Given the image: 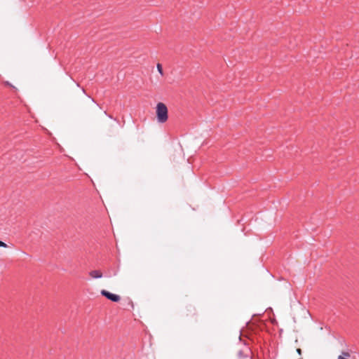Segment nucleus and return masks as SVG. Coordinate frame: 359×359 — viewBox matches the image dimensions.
<instances>
[{
  "label": "nucleus",
  "mask_w": 359,
  "mask_h": 359,
  "mask_svg": "<svg viewBox=\"0 0 359 359\" xmlns=\"http://www.w3.org/2000/svg\"><path fill=\"white\" fill-rule=\"evenodd\" d=\"M89 275L93 278H100L102 277V273L100 271L93 270L90 271Z\"/></svg>",
  "instance_id": "20e7f679"
},
{
  "label": "nucleus",
  "mask_w": 359,
  "mask_h": 359,
  "mask_svg": "<svg viewBox=\"0 0 359 359\" xmlns=\"http://www.w3.org/2000/svg\"><path fill=\"white\" fill-rule=\"evenodd\" d=\"M297 352L299 355H301L302 354V350L300 348H297Z\"/></svg>",
  "instance_id": "0eeeda50"
},
{
  "label": "nucleus",
  "mask_w": 359,
  "mask_h": 359,
  "mask_svg": "<svg viewBox=\"0 0 359 359\" xmlns=\"http://www.w3.org/2000/svg\"><path fill=\"white\" fill-rule=\"evenodd\" d=\"M104 114L107 115L109 118H113L111 115H108L106 111H104Z\"/></svg>",
  "instance_id": "6e6552de"
},
{
  "label": "nucleus",
  "mask_w": 359,
  "mask_h": 359,
  "mask_svg": "<svg viewBox=\"0 0 359 359\" xmlns=\"http://www.w3.org/2000/svg\"><path fill=\"white\" fill-rule=\"evenodd\" d=\"M250 353V348L248 346L244 344L243 348L241 350L238 351L237 356L238 359H251Z\"/></svg>",
  "instance_id": "f03ea898"
},
{
  "label": "nucleus",
  "mask_w": 359,
  "mask_h": 359,
  "mask_svg": "<svg viewBox=\"0 0 359 359\" xmlns=\"http://www.w3.org/2000/svg\"><path fill=\"white\" fill-rule=\"evenodd\" d=\"M156 68H157V70H158V73L161 76H163V71L162 65L160 63H158L157 65H156Z\"/></svg>",
  "instance_id": "39448f33"
},
{
  "label": "nucleus",
  "mask_w": 359,
  "mask_h": 359,
  "mask_svg": "<svg viewBox=\"0 0 359 359\" xmlns=\"http://www.w3.org/2000/svg\"><path fill=\"white\" fill-rule=\"evenodd\" d=\"M100 293L102 296H104V297H106L107 299H109L110 301H111L113 302H118L121 299V297L119 295L113 294V293H111L107 290H102Z\"/></svg>",
  "instance_id": "7ed1b4c3"
},
{
  "label": "nucleus",
  "mask_w": 359,
  "mask_h": 359,
  "mask_svg": "<svg viewBox=\"0 0 359 359\" xmlns=\"http://www.w3.org/2000/svg\"><path fill=\"white\" fill-rule=\"evenodd\" d=\"M156 118L157 121L160 123H163L167 121L168 116V108L166 105L163 102H158L156 104Z\"/></svg>",
  "instance_id": "f257e3e1"
},
{
  "label": "nucleus",
  "mask_w": 359,
  "mask_h": 359,
  "mask_svg": "<svg viewBox=\"0 0 359 359\" xmlns=\"http://www.w3.org/2000/svg\"><path fill=\"white\" fill-rule=\"evenodd\" d=\"M0 247L6 248L7 245L3 241H0Z\"/></svg>",
  "instance_id": "423d86ee"
}]
</instances>
